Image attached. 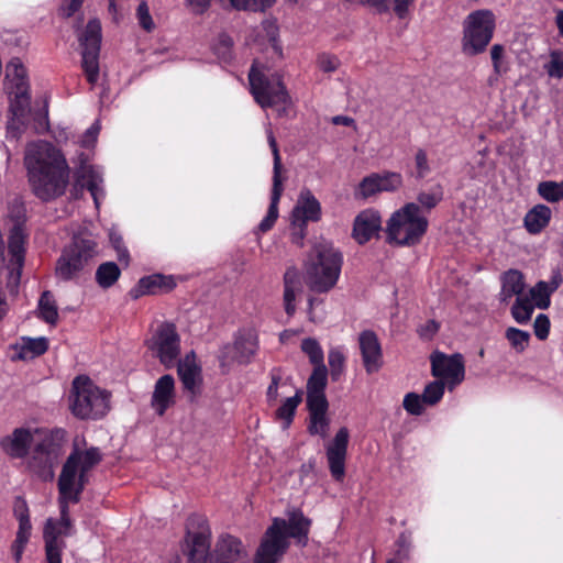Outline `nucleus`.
<instances>
[{
  "label": "nucleus",
  "mask_w": 563,
  "mask_h": 563,
  "mask_svg": "<svg viewBox=\"0 0 563 563\" xmlns=\"http://www.w3.org/2000/svg\"><path fill=\"white\" fill-rule=\"evenodd\" d=\"M102 459L100 450L96 446H87L84 440L76 439L74 450L68 456L58 479L60 518L47 519L43 538L46 543V533L55 537L58 545H65V537L73 532V523L69 517L68 504L77 503L80 493L88 483L91 471Z\"/></svg>",
  "instance_id": "f257e3e1"
},
{
  "label": "nucleus",
  "mask_w": 563,
  "mask_h": 563,
  "mask_svg": "<svg viewBox=\"0 0 563 563\" xmlns=\"http://www.w3.org/2000/svg\"><path fill=\"white\" fill-rule=\"evenodd\" d=\"M24 161L33 191L40 199L52 200L65 192L69 169L59 150L47 142L32 143Z\"/></svg>",
  "instance_id": "f03ea898"
},
{
  "label": "nucleus",
  "mask_w": 563,
  "mask_h": 563,
  "mask_svg": "<svg viewBox=\"0 0 563 563\" xmlns=\"http://www.w3.org/2000/svg\"><path fill=\"white\" fill-rule=\"evenodd\" d=\"M310 526V519L298 509L288 511L287 519L274 518L256 551L254 563H278L289 548L290 538L306 545Z\"/></svg>",
  "instance_id": "7ed1b4c3"
},
{
  "label": "nucleus",
  "mask_w": 563,
  "mask_h": 563,
  "mask_svg": "<svg viewBox=\"0 0 563 563\" xmlns=\"http://www.w3.org/2000/svg\"><path fill=\"white\" fill-rule=\"evenodd\" d=\"M187 563H250L243 542L230 534L221 536L210 551V536L206 531L188 533Z\"/></svg>",
  "instance_id": "20e7f679"
},
{
  "label": "nucleus",
  "mask_w": 563,
  "mask_h": 563,
  "mask_svg": "<svg viewBox=\"0 0 563 563\" xmlns=\"http://www.w3.org/2000/svg\"><path fill=\"white\" fill-rule=\"evenodd\" d=\"M341 253L329 242L317 244L309 254L303 278L310 290L328 292L338 283L342 268Z\"/></svg>",
  "instance_id": "39448f33"
},
{
  "label": "nucleus",
  "mask_w": 563,
  "mask_h": 563,
  "mask_svg": "<svg viewBox=\"0 0 563 563\" xmlns=\"http://www.w3.org/2000/svg\"><path fill=\"white\" fill-rule=\"evenodd\" d=\"M428 227V218L419 205L405 203L386 221V241L395 246H415L422 241Z\"/></svg>",
  "instance_id": "423d86ee"
},
{
  "label": "nucleus",
  "mask_w": 563,
  "mask_h": 563,
  "mask_svg": "<svg viewBox=\"0 0 563 563\" xmlns=\"http://www.w3.org/2000/svg\"><path fill=\"white\" fill-rule=\"evenodd\" d=\"M249 80L251 93L263 109L274 108L282 115L290 107V96L278 73H273L264 64L255 62L249 74Z\"/></svg>",
  "instance_id": "0eeeda50"
},
{
  "label": "nucleus",
  "mask_w": 563,
  "mask_h": 563,
  "mask_svg": "<svg viewBox=\"0 0 563 563\" xmlns=\"http://www.w3.org/2000/svg\"><path fill=\"white\" fill-rule=\"evenodd\" d=\"M69 409L80 419H100L110 410V394L89 377L78 376L71 384Z\"/></svg>",
  "instance_id": "6e6552de"
},
{
  "label": "nucleus",
  "mask_w": 563,
  "mask_h": 563,
  "mask_svg": "<svg viewBox=\"0 0 563 563\" xmlns=\"http://www.w3.org/2000/svg\"><path fill=\"white\" fill-rule=\"evenodd\" d=\"M4 89L9 96L12 118L8 123V134L16 137L23 118L30 108L29 81L26 69L19 58H12L7 65Z\"/></svg>",
  "instance_id": "1a4fd4ad"
},
{
  "label": "nucleus",
  "mask_w": 563,
  "mask_h": 563,
  "mask_svg": "<svg viewBox=\"0 0 563 563\" xmlns=\"http://www.w3.org/2000/svg\"><path fill=\"white\" fill-rule=\"evenodd\" d=\"M97 255V242L91 236H75L56 262V277L63 282L79 279L89 271Z\"/></svg>",
  "instance_id": "9d476101"
},
{
  "label": "nucleus",
  "mask_w": 563,
  "mask_h": 563,
  "mask_svg": "<svg viewBox=\"0 0 563 563\" xmlns=\"http://www.w3.org/2000/svg\"><path fill=\"white\" fill-rule=\"evenodd\" d=\"M48 440L49 435L45 429L19 427L0 439V449L11 459H25L32 451L43 456Z\"/></svg>",
  "instance_id": "9b49d317"
},
{
  "label": "nucleus",
  "mask_w": 563,
  "mask_h": 563,
  "mask_svg": "<svg viewBox=\"0 0 563 563\" xmlns=\"http://www.w3.org/2000/svg\"><path fill=\"white\" fill-rule=\"evenodd\" d=\"M496 16L488 9L471 12L463 22L462 48L467 55H477L485 51L493 38Z\"/></svg>",
  "instance_id": "f8f14e48"
},
{
  "label": "nucleus",
  "mask_w": 563,
  "mask_h": 563,
  "mask_svg": "<svg viewBox=\"0 0 563 563\" xmlns=\"http://www.w3.org/2000/svg\"><path fill=\"white\" fill-rule=\"evenodd\" d=\"M321 217L320 201L309 189H302L289 216L291 243L299 247L303 246L308 223L318 222Z\"/></svg>",
  "instance_id": "ddd939ff"
},
{
  "label": "nucleus",
  "mask_w": 563,
  "mask_h": 563,
  "mask_svg": "<svg viewBox=\"0 0 563 563\" xmlns=\"http://www.w3.org/2000/svg\"><path fill=\"white\" fill-rule=\"evenodd\" d=\"M258 350L257 332L252 328L238 330L232 342L224 344L219 353L222 372L228 373L235 364H249Z\"/></svg>",
  "instance_id": "4468645a"
},
{
  "label": "nucleus",
  "mask_w": 563,
  "mask_h": 563,
  "mask_svg": "<svg viewBox=\"0 0 563 563\" xmlns=\"http://www.w3.org/2000/svg\"><path fill=\"white\" fill-rule=\"evenodd\" d=\"M266 135L274 157L273 187L271 194V203L267 213L264 217V219L260 222L256 233H266L274 227L279 216L278 205L284 191L285 177L283 176V165L278 145L271 129L266 130Z\"/></svg>",
  "instance_id": "2eb2a0df"
},
{
  "label": "nucleus",
  "mask_w": 563,
  "mask_h": 563,
  "mask_svg": "<svg viewBox=\"0 0 563 563\" xmlns=\"http://www.w3.org/2000/svg\"><path fill=\"white\" fill-rule=\"evenodd\" d=\"M147 346L165 367L174 366L180 353V339L175 325L168 322L159 324Z\"/></svg>",
  "instance_id": "dca6fc26"
},
{
  "label": "nucleus",
  "mask_w": 563,
  "mask_h": 563,
  "mask_svg": "<svg viewBox=\"0 0 563 563\" xmlns=\"http://www.w3.org/2000/svg\"><path fill=\"white\" fill-rule=\"evenodd\" d=\"M430 362L432 375L445 383L449 389H453L463 382L465 367L461 354L448 355L442 352H434L430 356Z\"/></svg>",
  "instance_id": "f3484780"
},
{
  "label": "nucleus",
  "mask_w": 563,
  "mask_h": 563,
  "mask_svg": "<svg viewBox=\"0 0 563 563\" xmlns=\"http://www.w3.org/2000/svg\"><path fill=\"white\" fill-rule=\"evenodd\" d=\"M402 176L385 170L365 176L354 189L355 199L366 200L382 192H394L402 186Z\"/></svg>",
  "instance_id": "a211bd4d"
},
{
  "label": "nucleus",
  "mask_w": 563,
  "mask_h": 563,
  "mask_svg": "<svg viewBox=\"0 0 563 563\" xmlns=\"http://www.w3.org/2000/svg\"><path fill=\"white\" fill-rule=\"evenodd\" d=\"M350 432L346 427L338 430L334 438L325 445V454L332 477L341 482L345 474V459Z\"/></svg>",
  "instance_id": "6ab92c4d"
},
{
  "label": "nucleus",
  "mask_w": 563,
  "mask_h": 563,
  "mask_svg": "<svg viewBox=\"0 0 563 563\" xmlns=\"http://www.w3.org/2000/svg\"><path fill=\"white\" fill-rule=\"evenodd\" d=\"M24 241L25 232L23 227L21 224L14 225L9 235L8 287L10 288H15L20 282L24 263Z\"/></svg>",
  "instance_id": "aec40b11"
},
{
  "label": "nucleus",
  "mask_w": 563,
  "mask_h": 563,
  "mask_svg": "<svg viewBox=\"0 0 563 563\" xmlns=\"http://www.w3.org/2000/svg\"><path fill=\"white\" fill-rule=\"evenodd\" d=\"M380 229V212L374 208H367L355 217L352 236L358 244H365L377 235Z\"/></svg>",
  "instance_id": "412c9836"
},
{
  "label": "nucleus",
  "mask_w": 563,
  "mask_h": 563,
  "mask_svg": "<svg viewBox=\"0 0 563 563\" xmlns=\"http://www.w3.org/2000/svg\"><path fill=\"white\" fill-rule=\"evenodd\" d=\"M14 517L19 521L15 540L12 544V553L16 562L22 558L25 545L27 544L32 525L30 520L29 507L23 498H16L13 506Z\"/></svg>",
  "instance_id": "4be33fe9"
},
{
  "label": "nucleus",
  "mask_w": 563,
  "mask_h": 563,
  "mask_svg": "<svg viewBox=\"0 0 563 563\" xmlns=\"http://www.w3.org/2000/svg\"><path fill=\"white\" fill-rule=\"evenodd\" d=\"M358 345L365 371L376 373L383 366V351L377 335L369 330L363 331L358 336Z\"/></svg>",
  "instance_id": "5701e85b"
},
{
  "label": "nucleus",
  "mask_w": 563,
  "mask_h": 563,
  "mask_svg": "<svg viewBox=\"0 0 563 563\" xmlns=\"http://www.w3.org/2000/svg\"><path fill=\"white\" fill-rule=\"evenodd\" d=\"M76 185L85 187L91 194L96 208H99L104 198L103 173L100 167L81 164L76 172Z\"/></svg>",
  "instance_id": "b1692460"
},
{
  "label": "nucleus",
  "mask_w": 563,
  "mask_h": 563,
  "mask_svg": "<svg viewBox=\"0 0 563 563\" xmlns=\"http://www.w3.org/2000/svg\"><path fill=\"white\" fill-rule=\"evenodd\" d=\"M175 379L172 375H163L155 385L151 398V407L158 416H163L168 408L175 405Z\"/></svg>",
  "instance_id": "393cba45"
},
{
  "label": "nucleus",
  "mask_w": 563,
  "mask_h": 563,
  "mask_svg": "<svg viewBox=\"0 0 563 563\" xmlns=\"http://www.w3.org/2000/svg\"><path fill=\"white\" fill-rule=\"evenodd\" d=\"M178 375L185 390L189 391L191 395H197L200 391L202 374L195 353L186 354L185 357L178 362Z\"/></svg>",
  "instance_id": "a878e982"
},
{
  "label": "nucleus",
  "mask_w": 563,
  "mask_h": 563,
  "mask_svg": "<svg viewBox=\"0 0 563 563\" xmlns=\"http://www.w3.org/2000/svg\"><path fill=\"white\" fill-rule=\"evenodd\" d=\"M11 358L13 361H30L42 354L48 349V340L45 336L30 338L21 336L11 346Z\"/></svg>",
  "instance_id": "bb28decb"
},
{
  "label": "nucleus",
  "mask_w": 563,
  "mask_h": 563,
  "mask_svg": "<svg viewBox=\"0 0 563 563\" xmlns=\"http://www.w3.org/2000/svg\"><path fill=\"white\" fill-rule=\"evenodd\" d=\"M561 283L562 276L554 274L550 282L541 280L537 283L525 296L530 298V301L536 308L547 309L551 302V295L559 288Z\"/></svg>",
  "instance_id": "cd10ccee"
},
{
  "label": "nucleus",
  "mask_w": 563,
  "mask_h": 563,
  "mask_svg": "<svg viewBox=\"0 0 563 563\" xmlns=\"http://www.w3.org/2000/svg\"><path fill=\"white\" fill-rule=\"evenodd\" d=\"M328 369L324 366L314 367L307 383V405L328 402L324 394Z\"/></svg>",
  "instance_id": "c85d7f7f"
},
{
  "label": "nucleus",
  "mask_w": 563,
  "mask_h": 563,
  "mask_svg": "<svg viewBox=\"0 0 563 563\" xmlns=\"http://www.w3.org/2000/svg\"><path fill=\"white\" fill-rule=\"evenodd\" d=\"M328 369L324 366L314 367L307 383V405L328 402L324 394Z\"/></svg>",
  "instance_id": "c756f323"
},
{
  "label": "nucleus",
  "mask_w": 563,
  "mask_h": 563,
  "mask_svg": "<svg viewBox=\"0 0 563 563\" xmlns=\"http://www.w3.org/2000/svg\"><path fill=\"white\" fill-rule=\"evenodd\" d=\"M552 219V210L542 203L533 206L523 217V227L530 234L541 233Z\"/></svg>",
  "instance_id": "7c9ffc66"
},
{
  "label": "nucleus",
  "mask_w": 563,
  "mask_h": 563,
  "mask_svg": "<svg viewBox=\"0 0 563 563\" xmlns=\"http://www.w3.org/2000/svg\"><path fill=\"white\" fill-rule=\"evenodd\" d=\"M301 291V278L296 268H289L284 276V308L288 316L296 311V296Z\"/></svg>",
  "instance_id": "2f4dec72"
},
{
  "label": "nucleus",
  "mask_w": 563,
  "mask_h": 563,
  "mask_svg": "<svg viewBox=\"0 0 563 563\" xmlns=\"http://www.w3.org/2000/svg\"><path fill=\"white\" fill-rule=\"evenodd\" d=\"M525 279L523 275L516 269L506 272L501 277V290L499 299L501 302L508 303L512 297L525 296Z\"/></svg>",
  "instance_id": "473e14b6"
},
{
  "label": "nucleus",
  "mask_w": 563,
  "mask_h": 563,
  "mask_svg": "<svg viewBox=\"0 0 563 563\" xmlns=\"http://www.w3.org/2000/svg\"><path fill=\"white\" fill-rule=\"evenodd\" d=\"M307 406L309 409V432L325 438L330 427V418L327 415L328 402Z\"/></svg>",
  "instance_id": "72a5a7b5"
},
{
  "label": "nucleus",
  "mask_w": 563,
  "mask_h": 563,
  "mask_svg": "<svg viewBox=\"0 0 563 563\" xmlns=\"http://www.w3.org/2000/svg\"><path fill=\"white\" fill-rule=\"evenodd\" d=\"M261 38L263 43L267 44L269 49L276 59L283 57V48L278 42V25L273 20H265L261 26Z\"/></svg>",
  "instance_id": "f704fd0d"
},
{
  "label": "nucleus",
  "mask_w": 563,
  "mask_h": 563,
  "mask_svg": "<svg viewBox=\"0 0 563 563\" xmlns=\"http://www.w3.org/2000/svg\"><path fill=\"white\" fill-rule=\"evenodd\" d=\"M301 402V393L297 391L294 396L286 398L282 406L276 410L275 418L284 430L288 429L292 422L297 407Z\"/></svg>",
  "instance_id": "c9c22d12"
},
{
  "label": "nucleus",
  "mask_w": 563,
  "mask_h": 563,
  "mask_svg": "<svg viewBox=\"0 0 563 563\" xmlns=\"http://www.w3.org/2000/svg\"><path fill=\"white\" fill-rule=\"evenodd\" d=\"M37 316L48 324H56L58 321V308L52 292L44 291L37 305Z\"/></svg>",
  "instance_id": "e433bc0d"
},
{
  "label": "nucleus",
  "mask_w": 563,
  "mask_h": 563,
  "mask_svg": "<svg viewBox=\"0 0 563 563\" xmlns=\"http://www.w3.org/2000/svg\"><path fill=\"white\" fill-rule=\"evenodd\" d=\"M534 309L528 296H519L511 307V316L516 322L526 324L530 321Z\"/></svg>",
  "instance_id": "4c0bfd02"
},
{
  "label": "nucleus",
  "mask_w": 563,
  "mask_h": 563,
  "mask_svg": "<svg viewBox=\"0 0 563 563\" xmlns=\"http://www.w3.org/2000/svg\"><path fill=\"white\" fill-rule=\"evenodd\" d=\"M120 268L113 262L101 264L96 271V280L102 288L111 287L120 277Z\"/></svg>",
  "instance_id": "58836bf2"
},
{
  "label": "nucleus",
  "mask_w": 563,
  "mask_h": 563,
  "mask_svg": "<svg viewBox=\"0 0 563 563\" xmlns=\"http://www.w3.org/2000/svg\"><path fill=\"white\" fill-rule=\"evenodd\" d=\"M84 49H100L101 24L97 19L90 20L80 37Z\"/></svg>",
  "instance_id": "ea45409f"
},
{
  "label": "nucleus",
  "mask_w": 563,
  "mask_h": 563,
  "mask_svg": "<svg viewBox=\"0 0 563 563\" xmlns=\"http://www.w3.org/2000/svg\"><path fill=\"white\" fill-rule=\"evenodd\" d=\"M537 192L543 200L548 202H559L563 199V181H541L537 186Z\"/></svg>",
  "instance_id": "a19ab883"
},
{
  "label": "nucleus",
  "mask_w": 563,
  "mask_h": 563,
  "mask_svg": "<svg viewBox=\"0 0 563 563\" xmlns=\"http://www.w3.org/2000/svg\"><path fill=\"white\" fill-rule=\"evenodd\" d=\"M300 349L314 366H324V353L320 343L314 338H306L301 341Z\"/></svg>",
  "instance_id": "79ce46f5"
},
{
  "label": "nucleus",
  "mask_w": 563,
  "mask_h": 563,
  "mask_svg": "<svg viewBox=\"0 0 563 563\" xmlns=\"http://www.w3.org/2000/svg\"><path fill=\"white\" fill-rule=\"evenodd\" d=\"M99 49H84L82 67L90 84H96L99 77Z\"/></svg>",
  "instance_id": "37998d69"
},
{
  "label": "nucleus",
  "mask_w": 563,
  "mask_h": 563,
  "mask_svg": "<svg viewBox=\"0 0 563 563\" xmlns=\"http://www.w3.org/2000/svg\"><path fill=\"white\" fill-rule=\"evenodd\" d=\"M505 336L517 353H522L529 345L530 333L527 331L509 327L505 332Z\"/></svg>",
  "instance_id": "c03bdc74"
},
{
  "label": "nucleus",
  "mask_w": 563,
  "mask_h": 563,
  "mask_svg": "<svg viewBox=\"0 0 563 563\" xmlns=\"http://www.w3.org/2000/svg\"><path fill=\"white\" fill-rule=\"evenodd\" d=\"M161 274H154L140 279L132 290L134 297L159 292Z\"/></svg>",
  "instance_id": "a18cd8bd"
},
{
  "label": "nucleus",
  "mask_w": 563,
  "mask_h": 563,
  "mask_svg": "<svg viewBox=\"0 0 563 563\" xmlns=\"http://www.w3.org/2000/svg\"><path fill=\"white\" fill-rule=\"evenodd\" d=\"M446 384L441 380H434L429 383L423 390L422 397L423 401L428 406H434L438 404L443 395Z\"/></svg>",
  "instance_id": "49530a36"
},
{
  "label": "nucleus",
  "mask_w": 563,
  "mask_h": 563,
  "mask_svg": "<svg viewBox=\"0 0 563 563\" xmlns=\"http://www.w3.org/2000/svg\"><path fill=\"white\" fill-rule=\"evenodd\" d=\"M65 549V545H58L56 543L55 537H53L49 532L46 533V543H45V559L46 563H62V553Z\"/></svg>",
  "instance_id": "de8ad7c7"
},
{
  "label": "nucleus",
  "mask_w": 563,
  "mask_h": 563,
  "mask_svg": "<svg viewBox=\"0 0 563 563\" xmlns=\"http://www.w3.org/2000/svg\"><path fill=\"white\" fill-rule=\"evenodd\" d=\"M332 379L336 380L344 369L345 356L339 349H331L328 355Z\"/></svg>",
  "instance_id": "09e8293b"
},
{
  "label": "nucleus",
  "mask_w": 563,
  "mask_h": 563,
  "mask_svg": "<svg viewBox=\"0 0 563 563\" xmlns=\"http://www.w3.org/2000/svg\"><path fill=\"white\" fill-rule=\"evenodd\" d=\"M136 20L142 30L146 32H153L156 27V24L153 20V16L150 12V8L145 1H141L136 8Z\"/></svg>",
  "instance_id": "8fccbe9b"
},
{
  "label": "nucleus",
  "mask_w": 563,
  "mask_h": 563,
  "mask_svg": "<svg viewBox=\"0 0 563 563\" xmlns=\"http://www.w3.org/2000/svg\"><path fill=\"white\" fill-rule=\"evenodd\" d=\"M548 75L552 78H563V52L553 51L550 53V60L544 66Z\"/></svg>",
  "instance_id": "3c124183"
},
{
  "label": "nucleus",
  "mask_w": 563,
  "mask_h": 563,
  "mask_svg": "<svg viewBox=\"0 0 563 563\" xmlns=\"http://www.w3.org/2000/svg\"><path fill=\"white\" fill-rule=\"evenodd\" d=\"M423 397L416 393H408L404 397L402 406L405 410L413 416H420L424 411Z\"/></svg>",
  "instance_id": "603ef678"
},
{
  "label": "nucleus",
  "mask_w": 563,
  "mask_h": 563,
  "mask_svg": "<svg viewBox=\"0 0 563 563\" xmlns=\"http://www.w3.org/2000/svg\"><path fill=\"white\" fill-rule=\"evenodd\" d=\"M442 199V189L438 186L429 191H423L418 195V202L427 209H432Z\"/></svg>",
  "instance_id": "864d4df0"
},
{
  "label": "nucleus",
  "mask_w": 563,
  "mask_h": 563,
  "mask_svg": "<svg viewBox=\"0 0 563 563\" xmlns=\"http://www.w3.org/2000/svg\"><path fill=\"white\" fill-rule=\"evenodd\" d=\"M410 541L406 536H401L397 541V550L394 558L387 563H405L409 559Z\"/></svg>",
  "instance_id": "5fc2aeb1"
},
{
  "label": "nucleus",
  "mask_w": 563,
  "mask_h": 563,
  "mask_svg": "<svg viewBox=\"0 0 563 563\" xmlns=\"http://www.w3.org/2000/svg\"><path fill=\"white\" fill-rule=\"evenodd\" d=\"M109 239H110L112 246L117 251L118 258L120 261L128 262L129 252H128L126 247L124 246L123 239H122L120 232L117 231L115 229H111L109 232Z\"/></svg>",
  "instance_id": "6e6d98bb"
},
{
  "label": "nucleus",
  "mask_w": 563,
  "mask_h": 563,
  "mask_svg": "<svg viewBox=\"0 0 563 563\" xmlns=\"http://www.w3.org/2000/svg\"><path fill=\"white\" fill-rule=\"evenodd\" d=\"M534 334L539 340H545L550 332V320L548 316L538 314L533 323Z\"/></svg>",
  "instance_id": "4d7b16f0"
},
{
  "label": "nucleus",
  "mask_w": 563,
  "mask_h": 563,
  "mask_svg": "<svg viewBox=\"0 0 563 563\" xmlns=\"http://www.w3.org/2000/svg\"><path fill=\"white\" fill-rule=\"evenodd\" d=\"M415 163H416L417 177L423 178L430 173L431 167H430V164L428 161L427 153L424 151L419 150L416 153Z\"/></svg>",
  "instance_id": "13d9d810"
},
{
  "label": "nucleus",
  "mask_w": 563,
  "mask_h": 563,
  "mask_svg": "<svg viewBox=\"0 0 563 563\" xmlns=\"http://www.w3.org/2000/svg\"><path fill=\"white\" fill-rule=\"evenodd\" d=\"M318 66L324 73H332L339 67V59L330 54H321L318 57Z\"/></svg>",
  "instance_id": "bf43d9fd"
},
{
  "label": "nucleus",
  "mask_w": 563,
  "mask_h": 563,
  "mask_svg": "<svg viewBox=\"0 0 563 563\" xmlns=\"http://www.w3.org/2000/svg\"><path fill=\"white\" fill-rule=\"evenodd\" d=\"M100 132V125L98 122L93 123L82 135L80 141L81 146L90 147L97 142L98 134Z\"/></svg>",
  "instance_id": "052dcab7"
},
{
  "label": "nucleus",
  "mask_w": 563,
  "mask_h": 563,
  "mask_svg": "<svg viewBox=\"0 0 563 563\" xmlns=\"http://www.w3.org/2000/svg\"><path fill=\"white\" fill-rule=\"evenodd\" d=\"M504 52H505L504 46H501L499 44L493 45L492 49H490V56H492L494 69L498 74H500L504 70L503 65H501Z\"/></svg>",
  "instance_id": "680f3d73"
},
{
  "label": "nucleus",
  "mask_w": 563,
  "mask_h": 563,
  "mask_svg": "<svg viewBox=\"0 0 563 563\" xmlns=\"http://www.w3.org/2000/svg\"><path fill=\"white\" fill-rule=\"evenodd\" d=\"M84 0H63L59 12L64 16L73 15L81 7Z\"/></svg>",
  "instance_id": "e2e57ef3"
},
{
  "label": "nucleus",
  "mask_w": 563,
  "mask_h": 563,
  "mask_svg": "<svg viewBox=\"0 0 563 563\" xmlns=\"http://www.w3.org/2000/svg\"><path fill=\"white\" fill-rule=\"evenodd\" d=\"M415 0H394V11L399 18H405Z\"/></svg>",
  "instance_id": "0e129e2a"
},
{
  "label": "nucleus",
  "mask_w": 563,
  "mask_h": 563,
  "mask_svg": "<svg viewBox=\"0 0 563 563\" xmlns=\"http://www.w3.org/2000/svg\"><path fill=\"white\" fill-rule=\"evenodd\" d=\"M231 8L240 11H252V0H228Z\"/></svg>",
  "instance_id": "69168bd1"
},
{
  "label": "nucleus",
  "mask_w": 563,
  "mask_h": 563,
  "mask_svg": "<svg viewBox=\"0 0 563 563\" xmlns=\"http://www.w3.org/2000/svg\"><path fill=\"white\" fill-rule=\"evenodd\" d=\"M159 292L172 290L176 286V280L173 276L161 275Z\"/></svg>",
  "instance_id": "338daca9"
},
{
  "label": "nucleus",
  "mask_w": 563,
  "mask_h": 563,
  "mask_svg": "<svg viewBox=\"0 0 563 563\" xmlns=\"http://www.w3.org/2000/svg\"><path fill=\"white\" fill-rule=\"evenodd\" d=\"M211 0H187L188 5L191 8L192 11L196 13L203 12L210 4Z\"/></svg>",
  "instance_id": "774afa93"
}]
</instances>
